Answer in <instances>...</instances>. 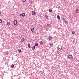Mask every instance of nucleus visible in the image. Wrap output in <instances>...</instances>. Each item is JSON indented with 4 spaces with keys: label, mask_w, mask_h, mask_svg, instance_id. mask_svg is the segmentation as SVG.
I'll use <instances>...</instances> for the list:
<instances>
[{
    "label": "nucleus",
    "mask_w": 79,
    "mask_h": 79,
    "mask_svg": "<svg viewBox=\"0 0 79 79\" xmlns=\"http://www.w3.org/2000/svg\"><path fill=\"white\" fill-rule=\"evenodd\" d=\"M68 58L69 59V60H71V59H72V58H73V56L71 55H69L68 56Z\"/></svg>",
    "instance_id": "f257e3e1"
},
{
    "label": "nucleus",
    "mask_w": 79,
    "mask_h": 79,
    "mask_svg": "<svg viewBox=\"0 0 79 79\" xmlns=\"http://www.w3.org/2000/svg\"><path fill=\"white\" fill-rule=\"evenodd\" d=\"M14 25H17V20H15L14 21Z\"/></svg>",
    "instance_id": "f03ea898"
},
{
    "label": "nucleus",
    "mask_w": 79,
    "mask_h": 79,
    "mask_svg": "<svg viewBox=\"0 0 79 79\" xmlns=\"http://www.w3.org/2000/svg\"><path fill=\"white\" fill-rule=\"evenodd\" d=\"M24 40H25V39L24 38H22L21 39V43H23V42L24 41Z\"/></svg>",
    "instance_id": "7ed1b4c3"
},
{
    "label": "nucleus",
    "mask_w": 79,
    "mask_h": 79,
    "mask_svg": "<svg viewBox=\"0 0 79 79\" xmlns=\"http://www.w3.org/2000/svg\"><path fill=\"white\" fill-rule=\"evenodd\" d=\"M36 13H35V11H32V14L33 15H35Z\"/></svg>",
    "instance_id": "20e7f679"
},
{
    "label": "nucleus",
    "mask_w": 79,
    "mask_h": 79,
    "mask_svg": "<svg viewBox=\"0 0 79 79\" xmlns=\"http://www.w3.org/2000/svg\"><path fill=\"white\" fill-rule=\"evenodd\" d=\"M44 17L46 18V19H48V16L45 15Z\"/></svg>",
    "instance_id": "39448f33"
},
{
    "label": "nucleus",
    "mask_w": 79,
    "mask_h": 79,
    "mask_svg": "<svg viewBox=\"0 0 79 79\" xmlns=\"http://www.w3.org/2000/svg\"><path fill=\"white\" fill-rule=\"evenodd\" d=\"M57 18L59 20H60V15H58L57 16Z\"/></svg>",
    "instance_id": "423d86ee"
},
{
    "label": "nucleus",
    "mask_w": 79,
    "mask_h": 79,
    "mask_svg": "<svg viewBox=\"0 0 79 79\" xmlns=\"http://www.w3.org/2000/svg\"><path fill=\"white\" fill-rule=\"evenodd\" d=\"M52 39V37L51 36H49L48 37L49 40H51Z\"/></svg>",
    "instance_id": "0eeeda50"
},
{
    "label": "nucleus",
    "mask_w": 79,
    "mask_h": 79,
    "mask_svg": "<svg viewBox=\"0 0 79 79\" xmlns=\"http://www.w3.org/2000/svg\"><path fill=\"white\" fill-rule=\"evenodd\" d=\"M75 11L76 13H79V10L78 9H77L75 10Z\"/></svg>",
    "instance_id": "6e6552de"
},
{
    "label": "nucleus",
    "mask_w": 79,
    "mask_h": 79,
    "mask_svg": "<svg viewBox=\"0 0 79 79\" xmlns=\"http://www.w3.org/2000/svg\"><path fill=\"white\" fill-rule=\"evenodd\" d=\"M35 46H34L32 47V50H35Z\"/></svg>",
    "instance_id": "1a4fd4ad"
},
{
    "label": "nucleus",
    "mask_w": 79,
    "mask_h": 79,
    "mask_svg": "<svg viewBox=\"0 0 79 79\" xmlns=\"http://www.w3.org/2000/svg\"><path fill=\"white\" fill-rule=\"evenodd\" d=\"M31 32H34V28H32L31 30Z\"/></svg>",
    "instance_id": "9d476101"
},
{
    "label": "nucleus",
    "mask_w": 79,
    "mask_h": 79,
    "mask_svg": "<svg viewBox=\"0 0 79 79\" xmlns=\"http://www.w3.org/2000/svg\"><path fill=\"white\" fill-rule=\"evenodd\" d=\"M28 46L29 48H31V44L30 43H28Z\"/></svg>",
    "instance_id": "9b49d317"
},
{
    "label": "nucleus",
    "mask_w": 79,
    "mask_h": 79,
    "mask_svg": "<svg viewBox=\"0 0 79 79\" xmlns=\"http://www.w3.org/2000/svg\"><path fill=\"white\" fill-rule=\"evenodd\" d=\"M63 21V22H64V21H66V19H65V18H63L62 19Z\"/></svg>",
    "instance_id": "f8f14e48"
},
{
    "label": "nucleus",
    "mask_w": 79,
    "mask_h": 79,
    "mask_svg": "<svg viewBox=\"0 0 79 79\" xmlns=\"http://www.w3.org/2000/svg\"><path fill=\"white\" fill-rule=\"evenodd\" d=\"M35 47H37V46H38V43H35Z\"/></svg>",
    "instance_id": "ddd939ff"
},
{
    "label": "nucleus",
    "mask_w": 79,
    "mask_h": 79,
    "mask_svg": "<svg viewBox=\"0 0 79 79\" xmlns=\"http://www.w3.org/2000/svg\"><path fill=\"white\" fill-rule=\"evenodd\" d=\"M52 9H49V13H52Z\"/></svg>",
    "instance_id": "4468645a"
},
{
    "label": "nucleus",
    "mask_w": 79,
    "mask_h": 79,
    "mask_svg": "<svg viewBox=\"0 0 79 79\" xmlns=\"http://www.w3.org/2000/svg\"><path fill=\"white\" fill-rule=\"evenodd\" d=\"M68 21H67V20H65V21L64 23L65 24H68Z\"/></svg>",
    "instance_id": "2eb2a0df"
},
{
    "label": "nucleus",
    "mask_w": 79,
    "mask_h": 79,
    "mask_svg": "<svg viewBox=\"0 0 79 79\" xmlns=\"http://www.w3.org/2000/svg\"><path fill=\"white\" fill-rule=\"evenodd\" d=\"M14 64H12L11 65V68H14Z\"/></svg>",
    "instance_id": "dca6fc26"
},
{
    "label": "nucleus",
    "mask_w": 79,
    "mask_h": 79,
    "mask_svg": "<svg viewBox=\"0 0 79 79\" xmlns=\"http://www.w3.org/2000/svg\"><path fill=\"white\" fill-rule=\"evenodd\" d=\"M22 16L23 17H24V16H25V13H23V14Z\"/></svg>",
    "instance_id": "f3484780"
},
{
    "label": "nucleus",
    "mask_w": 79,
    "mask_h": 79,
    "mask_svg": "<svg viewBox=\"0 0 79 79\" xmlns=\"http://www.w3.org/2000/svg\"><path fill=\"white\" fill-rule=\"evenodd\" d=\"M58 50H61L62 49V48H58Z\"/></svg>",
    "instance_id": "a211bd4d"
},
{
    "label": "nucleus",
    "mask_w": 79,
    "mask_h": 79,
    "mask_svg": "<svg viewBox=\"0 0 79 79\" xmlns=\"http://www.w3.org/2000/svg\"><path fill=\"white\" fill-rule=\"evenodd\" d=\"M43 44V42H42V41H41L40 42V45H42Z\"/></svg>",
    "instance_id": "6ab92c4d"
},
{
    "label": "nucleus",
    "mask_w": 79,
    "mask_h": 79,
    "mask_svg": "<svg viewBox=\"0 0 79 79\" xmlns=\"http://www.w3.org/2000/svg\"><path fill=\"white\" fill-rule=\"evenodd\" d=\"M18 51H19V52H21V50L20 49H18Z\"/></svg>",
    "instance_id": "aec40b11"
},
{
    "label": "nucleus",
    "mask_w": 79,
    "mask_h": 79,
    "mask_svg": "<svg viewBox=\"0 0 79 79\" xmlns=\"http://www.w3.org/2000/svg\"><path fill=\"white\" fill-rule=\"evenodd\" d=\"M74 33H75V32L74 31H73L72 32V34H73V35L74 34Z\"/></svg>",
    "instance_id": "412c9836"
},
{
    "label": "nucleus",
    "mask_w": 79,
    "mask_h": 79,
    "mask_svg": "<svg viewBox=\"0 0 79 79\" xmlns=\"http://www.w3.org/2000/svg\"><path fill=\"white\" fill-rule=\"evenodd\" d=\"M56 52L57 53H58V54L60 53V52H58V51L57 50H56Z\"/></svg>",
    "instance_id": "4be33fe9"
},
{
    "label": "nucleus",
    "mask_w": 79,
    "mask_h": 79,
    "mask_svg": "<svg viewBox=\"0 0 79 79\" xmlns=\"http://www.w3.org/2000/svg\"><path fill=\"white\" fill-rule=\"evenodd\" d=\"M10 23L9 22H7V25H10Z\"/></svg>",
    "instance_id": "5701e85b"
},
{
    "label": "nucleus",
    "mask_w": 79,
    "mask_h": 79,
    "mask_svg": "<svg viewBox=\"0 0 79 79\" xmlns=\"http://www.w3.org/2000/svg\"><path fill=\"white\" fill-rule=\"evenodd\" d=\"M2 23V20L0 19V23Z\"/></svg>",
    "instance_id": "b1692460"
},
{
    "label": "nucleus",
    "mask_w": 79,
    "mask_h": 79,
    "mask_svg": "<svg viewBox=\"0 0 79 79\" xmlns=\"http://www.w3.org/2000/svg\"><path fill=\"white\" fill-rule=\"evenodd\" d=\"M50 24H47V26L48 27H50Z\"/></svg>",
    "instance_id": "393cba45"
},
{
    "label": "nucleus",
    "mask_w": 79,
    "mask_h": 79,
    "mask_svg": "<svg viewBox=\"0 0 79 79\" xmlns=\"http://www.w3.org/2000/svg\"><path fill=\"white\" fill-rule=\"evenodd\" d=\"M50 47H53V44H51L50 45Z\"/></svg>",
    "instance_id": "a878e982"
},
{
    "label": "nucleus",
    "mask_w": 79,
    "mask_h": 79,
    "mask_svg": "<svg viewBox=\"0 0 79 79\" xmlns=\"http://www.w3.org/2000/svg\"><path fill=\"white\" fill-rule=\"evenodd\" d=\"M22 16V14H20L19 15V16H20V17H21Z\"/></svg>",
    "instance_id": "bb28decb"
},
{
    "label": "nucleus",
    "mask_w": 79,
    "mask_h": 79,
    "mask_svg": "<svg viewBox=\"0 0 79 79\" xmlns=\"http://www.w3.org/2000/svg\"><path fill=\"white\" fill-rule=\"evenodd\" d=\"M23 2H26V0H23Z\"/></svg>",
    "instance_id": "cd10ccee"
},
{
    "label": "nucleus",
    "mask_w": 79,
    "mask_h": 79,
    "mask_svg": "<svg viewBox=\"0 0 79 79\" xmlns=\"http://www.w3.org/2000/svg\"><path fill=\"white\" fill-rule=\"evenodd\" d=\"M6 55H8V52H7L6 53Z\"/></svg>",
    "instance_id": "c85d7f7f"
},
{
    "label": "nucleus",
    "mask_w": 79,
    "mask_h": 79,
    "mask_svg": "<svg viewBox=\"0 0 79 79\" xmlns=\"http://www.w3.org/2000/svg\"><path fill=\"white\" fill-rule=\"evenodd\" d=\"M57 8H60V7L59 6V7H58Z\"/></svg>",
    "instance_id": "c756f323"
},
{
    "label": "nucleus",
    "mask_w": 79,
    "mask_h": 79,
    "mask_svg": "<svg viewBox=\"0 0 79 79\" xmlns=\"http://www.w3.org/2000/svg\"><path fill=\"white\" fill-rule=\"evenodd\" d=\"M1 13V11H0V14Z\"/></svg>",
    "instance_id": "7c9ffc66"
},
{
    "label": "nucleus",
    "mask_w": 79,
    "mask_h": 79,
    "mask_svg": "<svg viewBox=\"0 0 79 79\" xmlns=\"http://www.w3.org/2000/svg\"><path fill=\"white\" fill-rule=\"evenodd\" d=\"M42 31H43V30H42Z\"/></svg>",
    "instance_id": "2f4dec72"
},
{
    "label": "nucleus",
    "mask_w": 79,
    "mask_h": 79,
    "mask_svg": "<svg viewBox=\"0 0 79 79\" xmlns=\"http://www.w3.org/2000/svg\"><path fill=\"white\" fill-rule=\"evenodd\" d=\"M29 71H30V70H29Z\"/></svg>",
    "instance_id": "473e14b6"
}]
</instances>
